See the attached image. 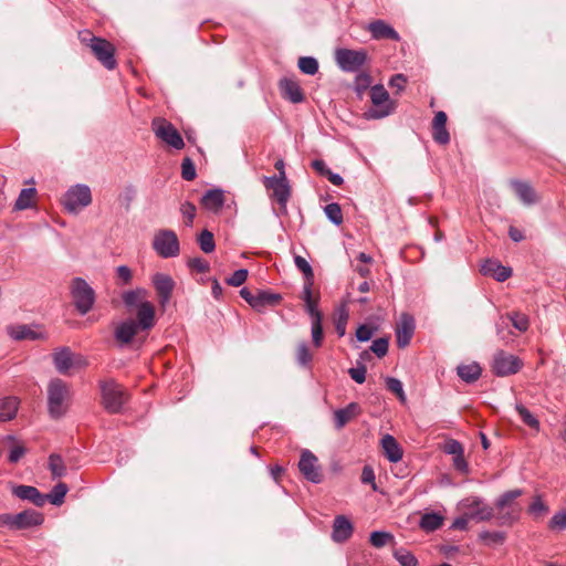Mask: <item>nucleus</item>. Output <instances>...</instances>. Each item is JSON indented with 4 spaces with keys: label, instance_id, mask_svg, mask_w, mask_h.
Wrapping results in <instances>:
<instances>
[{
    "label": "nucleus",
    "instance_id": "f257e3e1",
    "mask_svg": "<svg viewBox=\"0 0 566 566\" xmlns=\"http://www.w3.org/2000/svg\"><path fill=\"white\" fill-rule=\"evenodd\" d=\"M148 291L144 287H136L123 292L122 301L128 312L136 311V318L146 328H153L156 324L155 306L147 300Z\"/></svg>",
    "mask_w": 566,
    "mask_h": 566
},
{
    "label": "nucleus",
    "instance_id": "f03ea898",
    "mask_svg": "<svg viewBox=\"0 0 566 566\" xmlns=\"http://www.w3.org/2000/svg\"><path fill=\"white\" fill-rule=\"evenodd\" d=\"M523 494L521 489L504 492L496 501L497 524L501 526H510L514 524L521 516L522 507L516 499Z\"/></svg>",
    "mask_w": 566,
    "mask_h": 566
},
{
    "label": "nucleus",
    "instance_id": "7ed1b4c3",
    "mask_svg": "<svg viewBox=\"0 0 566 566\" xmlns=\"http://www.w3.org/2000/svg\"><path fill=\"white\" fill-rule=\"evenodd\" d=\"M69 397V385L60 378L51 379L48 386V410L51 418L59 419L65 415Z\"/></svg>",
    "mask_w": 566,
    "mask_h": 566
},
{
    "label": "nucleus",
    "instance_id": "20e7f679",
    "mask_svg": "<svg viewBox=\"0 0 566 566\" xmlns=\"http://www.w3.org/2000/svg\"><path fill=\"white\" fill-rule=\"evenodd\" d=\"M370 101L373 106L365 112L367 119H381L394 113L396 105L390 99L389 93L381 84L370 87Z\"/></svg>",
    "mask_w": 566,
    "mask_h": 566
},
{
    "label": "nucleus",
    "instance_id": "39448f33",
    "mask_svg": "<svg viewBox=\"0 0 566 566\" xmlns=\"http://www.w3.org/2000/svg\"><path fill=\"white\" fill-rule=\"evenodd\" d=\"M92 203L91 188L84 184L71 186L63 196L62 205L72 214H77Z\"/></svg>",
    "mask_w": 566,
    "mask_h": 566
},
{
    "label": "nucleus",
    "instance_id": "423d86ee",
    "mask_svg": "<svg viewBox=\"0 0 566 566\" xmlns=\"http://www.w3.org/2000/svg\"><path fill=\"white\" fill-rule=\"evenodd\" d=\"M102 403L111 413H117L126 402V391L113 379L99 381Z\"/></svg>",
    "mask_w": 566,
    "mask_h": 566
},
{
    "label": "nucleus",
    "instance_id": "0eeeda50",
    "mask_svg": "<svg viewBox=\"0 0 566 566\" xmlns=\"http://www.w3.org/2000/svg\"><path fill=\"white\" fill-rule=\"evenodd\" d=\"M71 295L76 311L87 314L95 303V292L82 277H74L71 283Z\"/></svg>",
    "mask_w": 566,
    "mask_h": 566
},
{
    "label": "nucleus",
    "instance_id": "6e6552de",
    "mask_svg": "<svg viewBox=\"0 0 566 566\" xmlns=\"http://www.w3.org/2000/svg\"><path fill=\"white\" fill-rule=\"evenodd\" d=\"M86 45L92 50L96 60L108 71L117 66L115 46L105 38H84Z\"/></svg>",
    "mask_w": 566,
    "mask_h": 566
},
{
    "label": "nucleus",
    "instance_id": "1a4fd4ad",
    "mask_svg": "<svg viewBox=\"0 0 566 566\" xmlns=\"http://www.w3.org/2000/svg\"><path fill=\"white\" fill-rule=\"evenodd\" d=\"M153 249L164 259L176 258L180 252V244L177 234L169 229H161L157 231L154 235Z\"/></svg>",
    "mask_w": 566,
    "mask_h": 566
},
{
    "label": "nucleus",
    "instance_id": "9d476101",
    "mask_svg": "<svg viewBox=\"0 0 566 566\" xmlns=\"http://www.w3.org/2000/svg\"><path fill=\"white\" fill-rule=\"evenodd\" d=\"M335 62L346 73L358 72L367 61V52L363 49L350 50L339 48L335 50Z\"/></svg>",
    "mask_w": 566,
    "mask_h": 566
},
{
    "label": "nucleus",
    "instance_id": "9b49d317",
    "mask_svg": "<svg viewBox=\"0 0 566 566\" xmlns=\"http://www.w3.org/2000/svg\"><path fill=\"white\" fill-rule=\"evenodd\" d=\"M35 526V511L32 509L18 514H0V527L12 532L24 531Z\"/></svg>",
    "mask_w": 566,
    "mask_h": 566
},
{
    "label": "nucleus",
    "instance_id": "f8f14e48",
    "mask_svg": "<svg viewBox=\"0 0 566 566\" xmlns=\"http://www.w3.org/2000/svg\"><path fill=\"white\" fill-rule=\"evenodd\" d=\"M461 507L469 513V517L476 522H488L494 516V507L484 502L482 497L469 496L461 501Z\"/></svg>",
    "mask_w": 566,
    "mask_h": 566
},
{
    "label": "nucleus",
    "instance_id": "ddd939ff",
    "mask_svg": "<svg viewBox=\"0 0 566 566\" xmlns=\"http://www.w3.org/2000/svg\"><path fill=\"white\" fill-rule=\"evenodd\" d=\"M153 129L157 138L170 147L179 150L185 146L184 139L176 127L166 119H155Z\"/></svg>",
    "mask_w": 566,
    "mask_h": 566
},
{
    "label": "nucleus",
    "instance_id": "4468645a",
    "mask_svg": "<svg viewBox=\"0 0 566 566\" xmlns=\"http://www.w3.org/2000/svg\"><path fill=\"white\" fill-rule=\"evenodd\" d=\"M140 324L139 318H127L119 322L114 331V338L119 347L130 344L139 331H150Z\"/></svg>",
    "mask_w": 566,
    "mask_h": 566
},
{
    "label": "nucleus",
    "instance_id": "2eb2a0df",
    "mask_svg": "<svg viewBox=\"0 0 566 566\" xmlns=\"http://www.w3.org/2000/svg\"><path fill=\"white\" fill-rule=\"evenodd\" d=\"M522 367V361L514 355L503 350L497 352L493 358V373L499 377L516 374Z\"/></svg>",
    "mask_w": 566,
    "mask_h": 566
},
{
    "label": "nucleus",
    "instance_id": "dca6fc26",
    "mask_svg": "<svg viewBox=\"0 0 566 566\" xmlns=\"http://www.w3.org/2000/svg\"><path fill=\"white\" fill-rule=\"evenodd\" d=\"M298 469L307 481L315 484L322 482L323 476L321 473V468L318 465V459L310 450L305 449L302 451L301 459L298 462Z\"/></svg>",
    "mask_w": 566,
    "mask_h": 566
},
{
    "label": "nucleus",
    "instance_id": "f3484780",
    "mask_svg": "<svg viewBox=\"0 0 566 566\" xmlns=\"http://www.w3.org/2000/svg\"><path fill=\"white\" fill-rule=\"evenodd\" d=\"M263 185L266 189L273 190V196L277 200L283 212H286V203L291 197V188L286 178H276V176L263 177Z\"/></svg>",
    "mask_w": 566,
    "mask_h": 566
},
{
    "label": "nucleus",
    "instance_id": "a211bd4d",
    "mask_svg": "<svg viewBox=\"0 0 566 566\" xmlns=\"http://www.w3.org/2000/svg\"><path fill=\"white\" fill-rule=\"evenodd\" d=\"M151 283L158 295L159 304L163 308L170 302L175 282L172 277L166 273L157 272L151 276Z\"/></svg>",
    "mask_w": 566,
    "mask_h": 566
},
{
    "label": "nucleus",
    "instance_id": "6ab92c4d",
    "mask_svg": "<svg viewBox=\"0 0 566 566\" xmlns=\"http://www.w3.org/2000/svg\"><path fill=\"white\" fill-rule=\"evenodd\" d=\"M416 329V321L409 313H402L396 324V340L400 348L409 345Z\"/></svg>",
    "mask_w": 566,
    "mask_h": 566
},
{
    "label": "nucleus",
    "instance_id": "aec40b11",
    "mask_svg": "<svg viewBox=\"0 0 566 566\" xmlns=\"http://www.w3.org/2000/svg\"><path fill=\"white\" fill-rule=\"evenodd\" d=\"M52 358L56 370L62 375H66L70 368L75 365L81 366L86 364L84 360L75 361L73 353L69 347H61L56 349L53 353Z\"/></svg>",
    "mask_w": 566,
    "mask_h": 566
},
{
    "label": "nucleus",
    "instance_id": "412c9836",
    "mask_svg": "<svg viewBox=\"0 0 566 566\" xmlns=\"http://www.w3.org/2000/svg\"><path fill=\"white\" fill-rule=\"evenodd\" d=\"M483 275L491 276L497 282H504L512 275V269L502 265L496 260H485L481 265Z\"/></svg>",
    "mask_w": 566,
    "mask_h": 566
},
{
    "label": "nucleus",
    "instance_id": "4be33fe9",
    "mask_svg": "<svg viewBox=\"0 0 566 566\" xmlns=\"http://www.w3.org/2000/svg\"><path fill=\"white\" fill-rule=\"evenodd\" d=\"M353 534V524L345 515H337L333 523L332 539L336 543L346 542Z\"/></svg>",
    "mask_w": 566,
    "mask_h": 566
},
{
    "label": "nucleus",
    "instance_id": "5701e85b",
    "mask_svg": "<svg viewBox=\"0 0 566 566\" xmlns=\"http://www.w3.org/2000/svg\"><path fill=\"white\" fill-rule=\"evenodd\" d=\"M280 90L282 96L294 104L302 103L304 101L303 91L298 82L293 78H282L280 81Z\"/></svg>",
    "mask_w": 566,
    "mask_h": 566
},
{
    "label": "nucleus",
    "instance_id": "b1692460",
    "mask_svg": "<svg viewBox=\"0 0 566 566\" xmlns=\"http://www.w3.org/2000/svg\"><path fill=\"white\" fill-rule=\"evenodd\" d=\"M510 184L515 195L523 205L532 206L537 202V196L533 187L528 182L521 180H511Z\"/></svg>",
    "mask_w": 566,
    "mask_h": 566
},
{
    "label": "nucleus",
    "instance_id": "393cba45",
    "mask_svg": "<svg viewBox=\"0 0 566 566\" xmlns=\"http://www.w3.org/2000/svg\"><path fill=\"white\" fill-rule=\"evenodd\" d=\"M67 491V485L63 482H60L54 485L52 491L48 494L42 495L38 492V506L42 505L46 501L56 506L61 505L64 502V497Z\"/></svg>",
    "mask_w": 566,
    "mask_h": 566
},
{
    "label": "nucleus",
    "instance_id": "a878e982",
    "mask_svg": "<svg viewBox=\"0 0 566 566\" xmlns=\"http://www.w3.org/2000/svg\"><path fill=\"white\" fill-rule=\"evenodd\" d=\"M201 205L209 211L218 212L224 205L223 190L210 189L201 198Z\"/></svg>",
    "mask_w": 566,
    "mask_h": 566
},
{
    "label": "nucleus",
    "instance_id": "bb28decb",
    "mask_svg": "<svg viewBox=\"0 0 566 566\" xmlns=\"http://www.w3.org/2000/svg\"><path fill=\"white\" fill-rule=\"evenodd\" d=\"M381 447L386 458L390 462H398L402 459V449L391 434H385L381 438Z\"/></svg>",
    "mask_w": 566,
    "mask_h": 566
},
{
    "label": "nucleus",
    "instance_id": "cd10ccee",
    "mask_svg": "<svg viewBox=\"0 0 566 566\" xmlns=\"http://www.w3.org/2000/svg\"><path fill=\"white\" fill-rule=\"evenodd\" d=\"M359 411V406L356 402L348 403L345 408L337 409L334 412L335 427L342 429L349 422Z\"/></svg>",
    "mask_w": 566,
    "mask_h": 566
},
{
    "label": "nucleus",
    "instance_id": "c85d7f7f",
    "mask_svg": "<svg viewBox=\"0 0 566 566\" xmlns=\"http://www.w3.org/2000/svg\"><path fill=\"white\" fill-rule=\"evenodd\" d=\"M458 376L465 382L472 384L476 381L482 373V368L478 363H471L468 365H460L457 368Z\"/></svg>",
    "mask_w": 566,
    "mask_h": 566
},
{
    "label": "nucleus",
    "instance_id": "c756f323",
    "mask_svg": "<svg viewBox=\"0 0 566 566\" xmlns=\"http://www.w3.org/2000/svg\"><path fill=\"white\" fill-rule=\"evenodd\" d=\"M281 295L269 291H259L254 296L253 308L262 311L265 306L276 305L281 301Z\"/></svg>",
    "mask_w": 566,
    "mask_h": 566
},
{
    "label": "nucleus",
    "instance_id": "7c9ffc66",
    "mask_svg": "<svg viewBox=\"0 0 566 566\" xmlns=\"http://www.w3.org/2000/svg\"><path fill=\"white\" fill-rule=\"evenodd\" d=\"M18 399L15 397H6L0 399V422L13 419L18 411Z\"/></svg>",
    "mask_w": 566,
    "mask_h": 566
},
{
    "label": "nucleus",
    "instance_id": "2f4dec72",
    "mask_svg": "<svg viewBox=\"0 0 566 566\" xmlns=\"http://www.w3.org/2000/svg\"><path fill=\"white\" fill-rule=\"evenodd\" d=\"M363 30L371 35H398L394 28L384 20H375L366 24Z\"/></svg>",
    "mask_w": 566,
    "mask_h": 566
},
{
    "label": "nucleus",
    "instance_id": "473e14b6",
    "mask_svg": "<svg viewBox=\"0 0 566 566\" xmlns=\"http://www.w3.org/2000/svg\"><path fill=\"white\" fill-rule=\"evenodd\" d=\"M359 357H360V360H357L356 367L350 368L348 370V374L355 382L363 384L366 380V374H367V368L364 365L363 360L368 359L370 357L369 352H367V350L361 352Z\"/></svg>",
    "mask_w": 566,
    "mask_h": 566
},
{
    "label": "nucleus",
    "instance_id": "72a5a7b5",
    "mask_svg": "<svg viewBox=\"0 0 566 566\" xmlns=\"http://www.w3.org/2000/svg\"><path fill=\"white\" fill-rule=\"evenodd\" d=\"M3 442L10 447L9 461L11 463H17L25 454L24 446L18 442L13 436L4 437Z\"/></svg>",
    "mask_w": 566,
    "mask_h": 566
},
{
    "label": "nucleus",
    "instance_id": "f704fd0d",
    "mask_svg": "<svg viewBox=\"0 0 566 566\" xmlns=\"http://www.w3.org/2000/svg\"><path fill=\"white\" fill-rule=\"evenodd\" d=\"M443 523V517L434 512L426 513L421 516L420 527L426 532H433L438 530Z\"/></svg>",
    "mask_w": 566,
    "mask_h": 566
},
{
    "label": "nucleus",
    "instance_id": "c9c22d12",
    "mask_svg": "<svg viewBox=\"0 0 566 566\" xmlns=\"http://www.w3.org/2000/svg\"><path fill=\"white\" fill-rule=\"evenodd\" d=\"M35 199V188L22 189L15 203L14 209L24 210L32 207Z\"/></svg>",
    "mask_w": 566,
    "mask_h": 566
},
{
    "label": "nucleus",
    "instance_id": "e433bc0d",
    "mask_svg": "<svg viewBox=\"0 0 566 566\" xmlns=\"http://www.w3.org/2000/svg\"><path fill=\"white\" fill-rule=\"evenodd\" d=\"M48 465L54 479L61 478L65 474L66 468L64 465L63 459L59 454H51Z\"/></svg>",
    "mask_w": 566,
    "mask_h": 566
},
{
    "label": "nucleus",
    "instance_id": "4c0bfd02",
    "mask_svg": "<svg viewBox=\"0 0 566 566\" xmlns=\"http://www.w3.org/2000/svg\"><path fill=\"white\" fill-rule=\"evenodd\" d=\"M198 243L202 252L211 253L216 249L213 233L209 230H202L198 235Z\"/></svg>",
    "mask_w": 566,
    "mask_h": 566
},
{
    "label": "nucleus",
    "instance_id": "58836bf2",
    "mask_svg": "<svg viewBox=\"0 0 566 566\" xmlns=\"http://www.w3.org/2000/svg\"><path fill=\"white\" fill-rule=\"evenodd\" d=\"M298 69L307 75H315L318 72V62L313 56H302L298 59Z\"/></svg>",
    "mask_w": 566,
    "mask_h": 566
},
{
    "label": "nucleus",
    "instance_id": "ea45409f",
    "mask_svg": "<svg viewBox=\"0 0 566 566\" xmlns=\"http://www.w3.org/2000/svg\"><path fill=\"white\" fill-rule=\"evenodd\" d=\"M324 212L327 219L335 226H339L343 223V212L340 206L336 202H332L326 205L324 208Z\"/></svg>",
    "mask_w": 566,
    "mask_h": 566
},
{
    "label": "nucleus",
    "instance_id": "a19ab883",
    "mask_svg": "<svg viewBox=\"0 0 566 566\" xmlns=\"http://www.w3.org/2000/svg\"><path fill=\"white\" fill-rule=\"evenodd\" d=\"M12 494L21 500H28L35 503V488L29 485H13L11 488Z\"/></svg>",
    "mask_w": 566,
    "mask_h": 566
},
{
    "label": "nucleus",
    "instance_id": "79ce46f5",
    "mask_svg": "<svg viewBox=\"0 0 566 566\" xmlns=\"http://www.w3.org/2000/svg\"><path fill=\"white\" fill-rule=\"evenodd\" d=\"M385 381H386L387 389L389 391H391L392 394H395L397 396V398L402 403H405L406 400H407V397H406V394L403 391L402 382L399 379L394 378V377H387Z\"/></svg>",
    "mask_w": 566,
    "mask_h": 566
},
{
    "label": "nucleus",
    "instance_id": "37998d69",
    "mask_svg": "<svg viewBox=\"0 0 566 566\" xmlns=\"http://www.w3.org/2000/svg\"><path fill=\"white\" fill-rule=\"evenodd\" d=\"M479 538L486 545L502 544L505 541V533L499 531H483L479 534Z\"/></svg>",
    "mask_w": 566,
    "mask_h": 566
},
{
    "label": "nucleus",
    "instance_id": "c03bdc74",
    "mask_svg": "<svg viewBox=\"0 0 566 566\" xmlns=\"http://www.w3.org/2000/svg\"><path fill=\"white\" fill-rule=\"evenodd\" d=\"M312 354L306 343L302 342L297 345L296 361L302 367H308L312 361Z\"/></svg>",
    "mask_w": 566,
    "mask_h": 566
},
{
    "label": "nucleus",
    "instance_id": "a18cd8bd",
    "mask_svg": "<svg viewBox=\"0 0 566 566\" xmlns=\"http://www.w3.org/2000/svg\"><path fill=\"white\" fill-rule=\"evenodd\" d=\"M8 333L13 339H17V340L24 339V338H31V339L35 338V333L24 325L10 326L8 328Z\"/></svg>",
    "mask_w": 566,
    "mask_h": 566
},
{
    "label": "nucleus",
    "instance_id": "49530a36",
    "mask_svg": "<svg viewBox=\"0 0 566 566\" xmlns=\"http://www.w3.org/2000/svg\"><path fill=\"white\" fill-rule=\"evenodd\" d=\"M509 322L512 323L513 327L518 332H526L530 326V319L525 314L514 312L510 314Z\"/></svg>",
    "mask_w": 566,
    "mask_h": 566
},
{
    "label": "nucleus",
    "instance_id": "de8ad7c7",
    "mask_svg": "<svg viewBox=\"0 0 566 566\" xmlns=\"http://www.w3.org/2000/svg\"><path fill=\"white\" fill-rule=\"evenodd\" d=\"M515 409L525 424L536 430L539 429V421L531 413L526 407L523 405H516Z\"/></svg>",
    "mask_w": 566,
    "mask_h": 566
},
{
    "label": "nucleus",
    "instance_id": "09e8293b",
    "mask_svg": "<svg viewBox=\"0 0 566 566\" xmlns=\"http://www.w3.org/2000/svg\"><path fill=\"white\" fill-rule=\"evenodd\" d=\"M197 208L196 206L190 201H185L180 206V213L182 218L185 219V224L187 227H192L195 217H196Z\"/></svg>",
    "mask_w": 566,
    "mask_h": 566
},
{
    "label": "nucleus",
    "instance_id": "8fccbe9b",
    "mask_svg": "<svg viewBox=\"0 0 566 566\" xmlns=\"http://www.w3.org/2000/svg\"><path fill=\"white\" fill-rule=\"evenodd\" d=\"M392 539V535L388 532L375 531L370 534V544L377 548L384 547Z\"/></svg>",
    "mask_w": 566,
    "mask_h": 566
},
{
    "label": "nucleus",
    "instance_id": "3c124183",
    "mask_svg": "<svg viewBox=\"0 0 566 566\" xmlns=\"http://www.w3.org/2000/svg\"><path fill=\"white\" fill-rule=\"evenodd\" d=\"M395 558L401 566H417V558L406 549H397L394 553Z\"/></svg>",
    "mask_w": 566,
    "mask_h": 566
},
{
    "label": "nucleus",
    "instance_id": "603ef678",
    "mask_svg": "<svg viewBox=\"0 0 566 566\" xmlns=\"http://www.w3.org/2000/svg\"><path fill=\"white\" fill-rule=\"evenodd\" d=\"M295 266L304 274L306 281H313L314 272L311 264L301 255L294 258Z\"/></svg>",
    "mask_w": 566,
    "mask_h": 566
},
{
    "label": "nucleus",
    "instance_id": "864d4df0",
    "mask_svg": "<svg viewBox=\"0 0 566 566\" xmlns=\"http://www.w3.org/2000/svg\"><path fill=\"white\" fill-rule=\"evenodd\" d=\"M388 338L380 337L373 342L370 350L379 358L384 357L388 353Z\"/></svg>",
    "mask_w": 566,
    "mask_h": 566
},
{
    "label": "nucleus",
    "instance_id": "5fc2aeb1",
    "mask_svg": "<svg viewBox=\"0 0 566 566\" xmlns=\"http://www.w3.org/2000/svg\"><path fill=\"white\" fill-rule=\"evenodd\" d=\"M248 277V270L247 269H239L233 272V274L226 280L228 285L238 287L241 286Z\"/></svg>",
    "mask_w": 566,
    "mask_h": 566
},
{
    "label": "nucleus",
    "instance_id": "6e6d98bb",
    "mask_svg": "<svg viewBox=\"0 0 566 566\" xmlns=\"http://www.w3.org/2000/svg\"><path fill=\"white\" fill-rule=\"evenodd\" d=\"M311 334H312L313 344L316 347H319L322 345L324 334H323L322 321H318V318L314 322H311Z\"/></svg>",
    "mask_w": 566,
    "mask_h": 566
},
{
    "label": "nucleus",
    "instance_id": "4d7b16f0",
    "mask_svg": "<svg viewBox=\"0 0 566 566\" xmlns=\"http://www.w3.org/2000/svg\"><path fill=\"white\" fill-rule=\"evenodd\" d=\"M181 177L187 181L196 178V167L190 158H185L181 163Z\"/></svg>",
    "mask_w": 566,
    "mask_h": 566
},
{
    "label": "nucleus",
    "instance_id": "13d9d810",
    "mask_svg": "<svg viewBox=\"0 0 566 566\" xmlns=\"http://www.w3.org/2000/svg\"><path fill=\"white\" fill-rule=\"evenodd\" d=\"M551 528L566 530V510L555 513L549 522Z\"/></svg>",
    "mask_w": 566,
    "mask_h": 566
},
{
    "label": "nucleus",
    "instance_id": "bf43d9fd",
    "mask_svg": "<svg viewBox=\"0 0 566 566\" xmlns=\"http://www.w3.org/2000/svg\"><path fill=\"white\" fill-rule=\"evenodd\" d=\"M432 136L436 143L447 145L450 142V135L447 127H432Z\"/></svg>",
    "mask_w": 566,
    "mask_h": 566
},
{
    "label": "nucleus",
    "instance_id": "052dcab7",
    "mask_svg": "<svg viewBox=\"0 0 566 566\" xmlns=\"http://www.w3.org/2000/svg\"><path fill=\"white\" fill-rule=\"evenodd\" d=\"M188 266L198 273H206L209 271V263L202 258H192L188 261Z\"/></svg>",
    "mask_w": 566,
    "mask_h": 566
},
{
    "label": "nucleus",
    "instance_id": "680f3d73",
    "mask_svg": "<svg viewBox=\"0 0 566 566\" xmlns=\"http://www.w3.org/2000/svg\"><path fill=\"white\" fill-rule=\"evenodd\" d=\"M528 511L531 514L538 516L543 513H546L548 511V507L539 496H536L531 503Z\"/></svg>",
    "mask_w": 566,
    "mask_h": 566
},
{
    "label": "nucleus",
    "instance_id": "e2e57ef3",
    "mask_svg": "<svg viewBox=\"0 0 566 566\" xmlns=\"http://www.w3.org/2000/svg\"><path fill=\"white\" fill-rule=\"evenodd\" d=\"M443 451L447 454H451V455H459L460 453L464 452L462 444L454 439H450L446 442V444L443 447Z\"/></svg>",
    "mask_w": 566,
    "mask_h": 566
},
{
    "label": "nucleus",
    "instance_id": "0e129e2a",
    "mask_svg": "<svg viewBox=\"0 0 566 566\" xmlns=\"http://www.w3.org/2000/svg\"><path fill=\"white\" fill-rule=\"evenodd\" d=\"M116 274L123 285L129 284L133 280V272L127 265L117 266Z\"/></svg>",
    "mask_w": 566,
    "mask_h": 566
},
{
    "label": "nucleus",
    "instance_id": "69168bd1",
    "mask_svg": "<svg viewBox=\"0 0 566 566\" xmlns=\"http://www.w3.org/2000/svg\"><path fill=\"white\" fill-rule=\"evenodd\" d=\"M406 83L407 78L403 74H395L389 81V86L400 93L405 90Z\"/></svg>",
    "mask_w": 566,
    "mask_h": 566
},
{
    "label": "nucleus",
    "instance_id": "338daca9",
    "mask_svg": "<svg viewBox=\"0 0 566 566\" xmlns=\"http://www.w3.org/2000/svg\"><path fill=\"white\" fill-rule=\"evenodd\" d=\"M305 311L311 317V322H314L318 318V321L323 319L321 311L317 308V303L315 301L305 303Z\"/></svg>",
    "mask_w": 566,
    "mask_h": 566
},
{
    "label": "nucleus",
    "instance_id": "774afa93",
    "mask_svg": "<svg viewBox=\"0 0 566 566\" xmlns=\"http://www.w3.org/2000/svg\"><path fill=\"white\" fill-rule=\"evenodd\" d=\"M374 335V329L367 325H360L356 331V338L359 342H367Z\"/></svg>",
    "mask_w": 566,
    "mask_h": 566
}]
</instances>
